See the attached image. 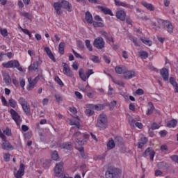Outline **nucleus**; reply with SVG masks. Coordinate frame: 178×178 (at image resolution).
Returning <instances> with one entry per match:
<instances>
[{
  "label": "nucleus",
  "mask_w": 178,
  "mask_h": 178,
  "mask_svg": "<svg viewBox=\"0 0 178 178\" xmlns=\"http://www.w3.org/2000/svg\"><path fill=\"white\" fill-rule=\"evenodd\" d=\"M40 80V76H36L34 79H32L31 78L28 79L29 81V86H27V90L30 91L32 88L35 87V86L37 84V81Z\"/></svg>",
  "instance_id": "obj_6"
},
{
  "label": "nucleus",
  "mask_w": 178,
  "mask_h": 178,
  "mask_svg": "<svg viewBox=\"0 0 178 178\" xmlns=\"http://www.w3.org/2000/svg\"><path fill=\"white\" fill-rule=\"evenodd\" d=\"M70 124L71 126H75L76 129H80V118L77 116L74 117L72 120H70Z\"/></svg>",
  "instance_id": "obj_11"
},
{
  "label": "nucleus",
  "mask_w": 178,
  "mask_h": 178,
  "mask_svg": "<svg viewBox=\"0 0 178 178\" xmlns=\"http://www.w3.org/2000/svg\"><path fill=\"white\" fill-rule=\"evenodd\" d=\"M51 158L54 161H59V154H58V152H53L51 154Z\"/></svg>",
  "instance_id": "obj_41"
},
{
  "label": "nucleus",
  "mask_w": 178,
  "mask_h": 178,
  "mask_svg": "<svg viewBox=\"0 0 178 178\" xmlns=\"http://www.w3.org/2000/svg\"><path fill=\"white\" fill-rule=\"evenodd\" d=\"M92 25L94 27H104V24L103 22L94 21Z\"/></svg>",
  "instance_id": "obj_43"
},
{
  "label": "nucleus",
  "mask_w": 178,
  "mask_h": 178,
  "mask_svg": "<svg viewBox=\"0 0 178 178\" xmlns=\"http://www.w3.org/2000/svg\"><path fill=\"white\" fill-rule=\"evenodd\" d=\"M61 5H62V8H63L64 9H66L67 12H72L73 8L72 7V4H70L69 1L66 0H61Z\"/></svg>",
  "instance_id": "obj_12"
},
{
  "label": "nucleus",
  "mask_w": 178,
  "mask_h": 178,
  "mask_svg": "<svg viewBox=\"0 0 178 178\" xmlns=\"http://www.w3.org/2000/svg\"><path fill=\"white\" fill-rule=\"evenodd\" d=\"M19 84L23 90H24V86H26V81L24 79H19Z\"/></svg>",
  "instance_id": "obj_54"
},
{
  "label": "nucleus",
  "mask_w": 178,
  "mask_h": 178,
  "mask_svg": "<svg viewBox=\"0 0 178 178\" xmlns=\"http://www.w3.org/2000/svg\"><path fill=\"white\" fill-rule=\"evenodd\" d=\"M60 148H63V149H72L73 145H72V143L67 142L64 143L62 145L58 146Z\"/></svg>",
  "instance_id": "obj_24"
},
{
  "label": "nucleus",
  "mask_w": 178,
  "mask_h": 178,
  "mask_svg": "<svg viewBox=\"0 0 178 178\" xmlns=\"http://www.w3.org/2000/svg\"><path fill=\"white\" fill-rule=\"evenodd\" d=\"M58 51L61 55L65 54V42H61L58 46Z\"/></svg>",
  "instance_id": "obj_30"
},
{
  "label": "nucleus",
  "mask_w": 178,
  "mask_h": 178,
  "mask_svg": "<svg viewBox=\"0 0 178 178\" xmlns=\"http://www.w3.org/2000/svg\"><path fill=\"white\" fill-rule=\"evenodd\" d=\"M141 5L144 6V8H146L147 10H149L150 12H154L155 10V6L152 5L151 3H147V1H143L141 3Z\"/></svg>",
  "instance_id": "obj_16"
},
{
  "label": "nucleus",
  "mask_w": 178,
  "mask_h": 178,
  "mask_svg": "<svg viewBox=\"0 0 178 178\" xmlns=\"http://www.w3.org/2000/svg\"><path fill=\"white\" fill-rule=\"evenodd\" d=\"M54 80H55V81H56V83H58V84L59 86H60V87H63V82L62 81L61 79H59V76H56L55 79H54Z\"/></svg>",
  "instance_id": "obj_50"
},
{
  "label": "nucleus",
  "mask_w": 178,
  "mask_h": 178,
  "mask_svg": "<svg viewBox=\"0 0 178 178\" xmlns=\"http://www.w3.org/2000/svg\"><path fill=\"white\" fill-rule=\"evenodd\" d=\"M1 100L3 106H9V104H8V101L6 100V98H5V97L1 96Z\"/></svg>",
  "instance_id": "obj_49"
},
{
  "label": "nucleus",
  "mask_w": 178,
  "mask_h": 178,
  "mask_svg": "<svg viewBox=\"0 0 178 178\" xmlns=\"http://www.w3.org/2000/svg\"><path fill=\"white\" fill-rule=\"evenodd\" d=\"M126 67L125 66H117L115 68V71L118 74H124V72H126Z\"/></svg>",
  "instance_id": "obj_20"
},
{
  "label": "nucleus",
  "mask_w": 178,
  "mask_h": 178,
  "mask_svg": "<svg viewBox=\"0 0 178 178\" xmlns=\"http://www.w3.org/2000/svg\"><path fill=\"white\" fill-rule=\"evenodd\" d=\"M3 66L4 67H7V69H9L12 67H17V66H20V63H19V61L14 60L3 63Z\"/></svg>",
  "instance_id": "obj_7"
},
{
  "label": "nucleus",
  "mask_w": 178,
  "mask_h": 178,
  "mask_svg": "<svg viewBox=\"0 0 178 178\" xmlns=\"http://www.w3.org/2000/svg\"><path fill=\"white\" fill-rule=\"evenodd\" d=\"M140 40H142V42H143L145 45H147V47H151V45H152V40L148 38H140Z\"/></svg>",
  "instance_id": "obj_27"
},
{
  "label": "nucleus",
  "mask_w": 178,
  "mask_h": 178,
  "mask_svg": "<svg viewBox=\"0 0 178 178\" xmlns=\"http://www.w3.org/2000/svg\"><path fill=\"white\" fill-rule=\"evenodd\" d=\"M115 141L113 139H111L107 143V149H113V148H115Z\"/></svg>",
  "instance_id": "obj_31"
},
{
  "label": "nucleus",
  "mask_w": 178,
  "mask_h": 178,
  "mask_svg": "<svg viewBox=\"0 0 178 178\" xmlns=\"http://www.w3.org/2000/svg\"><path fill=\"white\" fill-rule=\"evenodd\" d=\"M29 70H38V65L36 64L35 61L33 63V65H31L29 67Z\"/></svg>",
  "instance_id": "obj_46"
},
{
  "label": "nucleus",
  "mask_w": 178,
  "mask_h": 178,
  "mask_svg": "<svg viewBox=\"0 0 178 178\" xmlns=\"http://www.w3.org/2000/svg\"><path fill=\"white\" fill-rule=\"evenodd\" d=\"M10 113L16 124H17V126H20V123H22V118H20L19 113H17V112H16L13 108L10 110Z\"/></svg>",
  "instance_id": "obj_3"
},
{
  "label": "nucleus",
  "mask_w": 178,
  "mask_h": 178,
  "mask_svg": "<svg viewBox=\"0 0 178 178\" xmlns=\"http://www.w3.org/2000/svg\"><path fill=\"white\" fill-rule=\"evenodd\" d=\"M93 45L97 49H102V48L105 47V41L104 40V38L99 37L95 39Z\"/></svg>",
  "instance_id": "obj_4"
},
{
  "label": "nucleus",
  "mask_w": 178,
  "mask_h": 178,
  "mask_svg": "<svg viewBox=\"0 0 178 178\" xmlns=\"http://www.w3.org/2000/svg\"><path fill=\"white\" fill-rule=\"evenodd\" d=\"M97 126L101 130H105L108 127V118L106 115L100 114L97 119Z\"/></svg>",
  "instance_id": "obj_2"
},
{
  "label": "nucleus",
  "mask_w": 178,
  "mask_h": 178,
  "mask_svg": "<svg viewBox=\"0 0 178 178\" xmlns=\"http://www.w3.org/2000/svg\"><path fill=\"white\" fill-rule=\"evenodd\" d=\"M89 108H91L92 109H95L96 111H102V109H104V105L102 104H89Z\"/></svg>",
  "instance_id": "obj_26"
},
{
  "label": "nucleus",
  "mask_w": 178,
  "mask_h": 178,
  "mask_svg": "<svg viewBox=\"0 0 178 178\" xmlns=\"http://www.w3.org/2000/svg\"><path fill=\"white\" fill-rule=\"evenodd\" d=\"M145 156H150V161H154V158L155 157V152L148 147L144 153Z\"/></svg>",
  "instance_id": "obj_14"
},
{
  "label": "nucleus",
  "mask_w": 178,
  "mask_h": 178,
  "mask_svg": "<svg viewBox=\"0 0 178 178\" xmlns=\"http://www.w3.org/2000/svg\"><path fill=\"white\" fill-rule=\"evenodd\" d=\"M129 124L133 127L136 126L138 129H143V123L136 122L134 118L129 119Z\"/></svg>",
  "instance_id": "obj_15"
},
{
  "label": "nucleus",
  "mask_w": 178,
  "mask_h": 178,
  "mask_svg": "<svg viewBox=\"0 0 178 178\" xmlns=\"http://www.w3.org/2000/svg\"><path fill=\"white\" fill-rule=\"evenodd\" d=\"M129 40L132 41L136 47H139L140 44L138 43V41L137 40V38H135L133 35H129Z\"/></svg>",
  "instance_id": "obj_36"
},
{
  "label": "nucleus",
  "mask_w": 178,
  "mask_h": 178,
  "mask_svg": "<svg viewBox=\"0 0 178 178\" xmlns=\"http://www.w3.org/2000/svg\"><path fill=\"white\" fill-rule=\"evenodd\" d=\"M176 124H177V120H176L175 119H172L168 122L167 127H170V129L176 127Z\"/></svg>",
  "instance_id": "obj_28"
},
{
  "label": "nucleus",
  "mask_w": 178,
  "mask_h": 178,
  "mask_svg": "<svg viewBox=\"0 0 178 178\" xmlns=\"http://www.w3.org/2000/svg\"><path fill=\"white\" fill-rule=\"evenodd\" d=\"M63 73L65 74V76H67V77H73L74 74H73V71L70 70V67H69V65L66 63H63Z\"/></svg>",
  "instance_id": "obj_5"
},
{
  "label": "nucleus",
  "mask_w": 178,
  "mask_h": 178,
  "mask_svg": "<svg viewBox=\"0 0 178 178\" xmlns=\"http://www.w3.org/2000/svg\"><path fill=\"white\" fill-rule=\"evenodd\" d=\"M70 111L71 112V113H74V115L77 113V109L75 107H70Z\"/></svg>",
  "instance_id": "obj_62"
},
{
  "label": "nucleus",
  "mask_w": 178,
  "mask_h": 178,
  "mask_svg": "<svg viewBox=\"0 0 178 178\" xmlns=\"http://www.w3.org/2000/svg\"><path fill=\"white\" fill-rule=\"evenodd\" d=\"M99 9L104 13L105 15H110V16H113V13L109 8L106 7H99Z\"/></svg>",
  "instance_id": "obj_23"
},
{
  "label": "nucleus",
  "mask_w": 178,
  "mask_h": 178,
  "mask_svg": "<svg viewBox=\"0 0 178 178\" xmlns=\"http://www.w3.org/2000/svg\"><path fill=\"white\" fill-rule=\"evenodd\" d=\"M1 145L3 149H6L7 151H13L14 149L13 145H12V144L8 142L6 139L2 140Z\"/></svg>",
  "instance_id": "obj_8"
},
{
  "label": "nucleus",
  "mask_w": 178,
  "mask_h": 178,
  "mask_svg": "<svg viewBox=\"0 0 178 178\" xmlns=\"http://www.w3.org/2000/svg\"><path fill=\"white\" fill-rule=\"evenodd\" d=\"M152 130H157V129H159V125L155 122H154L153 124H152Z\"/></svg>",
  "instance_id": "obj_56"
},
{
  "label": "nucleus",
  "mask_w": 178,
  "mask_h": 178,
  "mask_svg": "<svg viewBox=\"0 0 178 178\" xmlns=\"http://www.w3.org/2000/svg\"><path fill=\"white\" fill-rule=\"evenodd\" d=\"M170 159L174 162H176L177 163H178V156L177 155H172L170 156Z\"/></svg>",
  "instance_id": "obj_55"
},
{
  "label": "nucleus",
  "mask_w": 178,
  "mask_h": 178,
  "mask_svg": "<svg viewBox=\"0 0 178 178\" xmlns=\"http://www.w3.org/2000/svg\"><path fill=\"white\" fill-rule=\"evenodd\" d=\"M165 27L167 29V31L170 33V34H172V33H173V25H172L170 22H167Z\"/></svg>",
  "instance_id": "obj_34"
},
{
  "label": "nucleus",
  "mask_w": 178,
  "mask_h": 178,
  "mask_svg": "<svg viewBox=\"0 0 178 178\" xmlns=\"http://www.w3.org/2000/svg\"><path fill=\"white\" fill-rule=\"evenodd\" d=\"M134 33H136V34H137L138 37H140L142 34L141 31H140V29H138L137 28H136L134 29Z\"/></svg>",
  "instance_id": "obj_64"
},
{
  "label": "nucleus",
  "mask_w": 178,
  "mask_h": 178,
  "mask_svg": "<svg viewBox=\"0 0 178 178\" xmlns=\"http://www.w3.org/2000/svg\"><path fill=\"white\" fill-rule=\"evenodd\" d=\"M170 83L171 85H172V87L174 88L175 92H178V83L176 82V80L173 77L170 78Z\"/></svg>",
  "instance_id": "obj_21"
},
{
  "label": "nucleus",
  "mask_w": 178,
  "mask_h": 178,
  "mask_svg": "<svg viewBox=\"0 0 178 178\" xmlns=\"http://www.w3.org/2000/svg\"><path fill=\"white\" fill-rule=\"evenodd\" d=\"M139 56L141 58V59H147V58H148V53L144 51H140Z\"/></svg>",
  "instance_id": "obj_39"
},
{
  "label": "nucleus",
  "mask_w": 178,
  "mask_h": 178,
  "mask_svg": "<svg viewBox=\"0 0 178 178\" xmlns=\"http://www.w3.org/2000/svg\"><path fill=\"white\" fill-rule=\"evenodd\" d=\"M140 142L143 143V144H147V143H148V138H147L146 137H143L140 138Z\"/></svg>",
  "instance_id": "obj_61"
},
{
  "label": "nucleus",
  "mask_w": 178,
  "mask_h": 178,
  "mask_svg": "<svg viewBox=\"0 0 178 178\" xmlns=\"http://www.w3.org/2000/svg\"><path fill=\"white\" fill-rule=\"evenodd\" d=\"M3 132L4 134H6V136H8V137L12 136V129H9L8 127L3 130Z\"/></svg>",
  "instance_id": "obj_44"
},
{
  "label": "nucleus",
  "mask_w": 178,
  "mask_h": 178,
  "mask_svg": "<svg viewBox=\"0 0 178 178\" xmlns=\"http://www.w3.org/2000/svg\"><path fill=\"white\" fill-rule=\"evenodd\" d=\"M116 17L122 22L126 20V13L124 10H119L116 13Z\"/></svg>",
  "instance_id": "obj_18"
},
{
  "label": "nucleus",
  "mask_w": 178,
  "mask_h": 178,
  "mask_svg": "<svg viewBox=\"0 0 178 178\" xmlns=\"http://www.w3.org/2000/svg\"><path fill=\"white\" fill-rule=\"evenodd\" d=\"M115 5L117 6H123V8H129V4L124 2L115 1Z\"/></svg>",
  "instance_id": "obj_45"
},
{
  "label": "nucleus",
  "mask_w": 178,
  "mask_h": 178,
  "mask_svg": "<svg viewBox=\"0 0 178 178\" xmlns=\"http://www.w3.org/2000/svg\"><path fill=\"white\" fill-rule=\"evenodd\" d=\"M0 33L3 37H8V30L6 29H0Z\"/></svg>",
  "instance_id": "obj_48"
},
{
  "label": "nucleus",
  "mask_w": 178,
  "mask_h": 178,
  "mask_svg": "<svg viewBox=\"0 0 178 178\" xmlns=\"http://www.w3.org/2000/svg\"><path fill=\"white\" fill-rule=\"evenodd\" d=\"M44 52H46L47 55L49 56V58L53 60V62H56V59L55 58V56H54V54H52V51H51V49L49 47H44Z\"/></svg>",
  "instance_id": "obj_17"
},
{
  "label": "nucleus",
  "mask_w": 178,
  "mask_h": 178,
  "mask_svg": "<svg viewBox=\"0 0 178 178\" xmlns=\"http://www.w3.org/2000/svg\"><path fill=\"white\" fill-rule=\"evenodd\" d=\"M83 22H88L89 24H92V15L90 13V11H87L85 14V20Z\"/></svg>",
  "instance_id": "obj_19"
},
{
  "label": "nucleus",
  "mask_w": 178,
  "mask_h": 178,
  "mask_svg": "<svg viewBox=\"0 0 178 178\" xmlns=\"http://www.w3.org/2000/svg\"><path fill=\"white\" fill-rule=\"evenodd\" d=\"M86 79L88 80V79L90 78L91 74H94V71L92 70H88V71H86Z\"/></svg>",
  "instance_id": "obj_53"
},
{
  "label": "nucleus",
  "mask_w": 178,
  "mask_h": 178,
  "mask_svg": "<svg viewBox=\"0 0 178 178\" xmlns=\"http://www.w3.org/2000/svg\"><path fill=\"white\" fill-rule=\"evenodd\" d=\"M122 170L115 167H109L106 172V177L107 178H120Z\"/></svg>",
  "instance_id": "obj_1"
},
{
  "label": "nucleus",
  "mask_w": 178,
  "mask_h": 178,
  "mask_svg": "<svg viewBox=\"0 0 178 178\" xmlns=\"http://www.w3.org/2000/svg\"><path fill=\"white\" fill-rule=\"evenodd\" d=\"M83 140H76V144H78L79 145H84L86 144V140L90 138V134H83Z\"/></svg>",
  "instance_id": "obj_22"
},
{
  "label": "nucleus",
  "mask_w": 178,
  "mask_h": 178,
  "mask_svg": "<svg viewBox=\"0 0 178 178\" xmlns=\"http://www.w3.org/2000/svg\"><path fill=\"white\" fill-rule=\"evenodd\" d=\"M133 77H136V72L134 70H128L127 68L124 72V79L130 80V79H133Z\"/></svg>",
  "instance_id": "obj_9"
},
{
  "label": "nucleus",
  "mask_w": 178,
  "mask_h": 178,
  "mask_svg": "<svg viewBox=\"0 0 178 178\" xmlns=\"http://www.w3.org/2000/svg\"><path fill=\"white\" fill-rule=\"evenodd\" d=\"M20 16H23V17H25L26 19H29V20H31L32 16L31 15L30 13L26 12V11H22L19 13Z\"/></svg>",
  "instance_id": "obj_35"
},
{
  "label": "nucleus",
  "mask_w": 178,
  "mask_h": 178,
  "mask_svg": "<svg viewBox=\"0 0 178 178\" xmlns=\"http://www.w3.org/2000/svg\"><path fill=\"white\" fill-rule=\"evenodd\" d=\"M85 113L87 116H92L94 115V111L88 108L85 111Z\"/></svg>",
  "instance_id": "obj_51"
},
{
  "label": "nucleus",
  "mask_w": 178,
  "mask_h": 178,
  "mask_svg": "<svg viewBox=\"0 0 178 178\" xmlns=\"http://www.w3.org/2000/svg\"><path fill=\"white\" fill-rule=\"evenodd\" d=\"M53 7L54 8L57 15H62V1L59 0L54 3Z\"/></svg>",
  "instance_id": "obj_10"
},
{
  "label": "nucleus",
  "mask_w": 178,
  "mask_h": 178,
  "mask_svg": "<svg viewBox=\"0 0 178 178\" xmlns=\"http://www.w3.org/2000/svg\"><path fill=\"white\" fill-rule=\"evenodd\" d=\"M72 52L74 55L76 56V58H79L80 59H83V56H81L79 53H77L74 49H72Z\"/></svg>",
  "instance_id": "obj_59"
},
{
  "label": "nucleus",
  "mask_w": 178,
  "mask_h": 178,
  "mask_svg": "<svg viewBox=\"0 0 178 178\" xmlns=\"http://www.w3.org/2000/svg\"><path fill=\"white\" fill-rule=\"evenodd\" d=\"M136 94H137V95H144V90L143 89H138L136 91Z\"/></svg>",
  "instance_id": "obj_57"
},
{
  "label": "nucleus",
  "mask_w": 178,
  "mask_h": 178,
  "mask_svg": "<svg viewBox=\"0 0 178 178\" xmlns=\"http://www.w3.org/2000/svg\"><path fill=\"white\" fill-rule=\"evenodd\" d=\"M169 21H165L162 19H158L157 22L159 24L161 27H163V29H166V24H168Z\"/></svg>",
  "instance_id": "obj_29"
},
{
  "label": "nucleus",
  "mask_w": 178,
  "mask_h": 178,
  "mask_svg": "<svg viewBox=\"0 0 178 178\" xmlns=\"http://www.w3.org/2000/svg\"><path fill=\"white\" fill-rule=\"evenodd\" d=\"M160 74L163 79L164 81H168L169 80V71L166 68H163L160 71Z\"/></svg>",
  "instance_id": "obj_13"
},
{
  "label": "nucleus",
  "mask_w": 178,
  "mask_h": 178,
  "mask_svg": "<svg viewBox=\"0 0 178 178\" xmlns=\"http://www.w3.org/2000/svg\"><path fill=\"white\" fill-rule=\"evenodd\" d=\"M90 60H92V62H94V63H99L101 61L99 60V57L97 56H91L90 57Z\"/></svg>",
  "instance_id": "obj_40"
},
{
  "label": "nucleus",
  "mask_w": 178,
  "mask_h": 178,
  "mask_svg": "<svg viewBox=\"0 0 178 178\" xmlns=\"http://www.w3.org/2000/svg\"><path fill=\"white\" fill-rule=\"evenodd\" d=\"M54 97H55L56 101L57 102H60V101H62V97H60L59 95L56 94V95H54Z\"/></svg>",
  "instance_id": "obj_60"
},
{
  "label": "nucleus",
  "mask_w": 178,
  "mask_h": 178,
  "mask_svg": "<svg viewBox=\"0 0 178 178\" xmlns=\"http://www.w3.org/2000/svg\"><path fill=\"white\" fill-rule=\"evenodd\" d=\"M149 108L147 109V115H151L154 110L155 109V107L154 106V104L151 102H149Z\"/></svg>",
  "instance_id": "obj_37"
},
{
  "label": "nucleus",
  "mask_w": 178,
  "mask_h": 178,
  "mask_svg": "<svg viewBox=\"0 0 178 178\" xmlns=\"http://www.w3.org/2000/svg\"><path fill=\"white\" fill-rule=\"evenodd\" d=\"M18 102H19V104H21L22 106H24V105H26L27 104H29L27 102V100H26V99H24V97H20L18 99Z\"/></svg>",
  "instance_id": "obj_42"
},
{
  "label": "nucleus",
  "mask_w": 178,
  "mask_h": 178,
  "mask_svg": "<svg viewBox=\"0 0 178 178\" xmlns=\"http://www.w3.org/2000/svg\"><path fill=\"white\" fill-rule=\"evenodd\" d=\"M85 44L86 48L90 51V52H92V45L91 44V41L90 40H85Z\"/></svg>",
  "instance_id": "obj_32"
},
{
  "label": "nucleus",
  "mask_w": 178,
  "mask_h": 178,
  "mask_svg": "<svg viewBox=\"0 0 178 178\" xmlns=\"http://www.w3.org/2000/svg\"><path fill=\"white\" fill-rule=\"evenodd\" d=\"M79 76L80 79H82V81H87V75L84 74V70H83V69L79 70Z\"/></svg>",
  "instance_id": "obj_25"
},
{
  "label": "nucleus",
  "mask_w": 178,
  "mask_h": 178,
  "mask_svg": "<svg viewBox=\"0 0 178 178\" xmlns=\"http://www.w3.org/2000/svg\"><path fill=\"white\" fill-rule=\"evenodd\" d=\"M9 102V105L10 106H11V108H16V106H17V102H16V100L13 99H10L8 100Z\"/></svg>",
  "instance_id": "obj_38"
},
{
  "label": "nucleus",
  "mask_w": 178,
  "mask_h": 178,
  "mask_svg": "<svg viewBox=\"0 0 178 178\" xmlns=\"http://www.w3.org/2000/svg\"><path fill=\"white\" fill-rule=\"evenodd\" d=\"M75 95H76V97H77V98L79 99H83V95H81V93H80V92L76 91L75 92Z\"/></svg>",
  "instance_id": "obj_58"
},
{
  "label": "nucleus",
  "mask_w": 178,
  "mask_h": 178,
  "mask_svg": "<svg viewBox=\"0 0 178 178\" xmlns=\"http://www.w3.org/2000/svg\"><path fill=\"white\" fill-rule=\"evenodd\" d=\"M77 45L81 49H84V44H83V42L79 41Z\"/></svg>",
  "instance_id": "obj_63"
},
{
  "label": "nucleus",
  "mask_w": 178,
  "mask_h": 178,
  "mask_svg": "<svg viewBox=\"0 0 178 178\" xmlns=\"http://www.w3.org/2000/svg\"><path fill=\"white\" fill-rule=\"evenodd\" d=\"M3 158H4L5 162H9V161L10 159V154H9V153L4 154Z\"/></svg>",
  "instance_id": "obj_52"
},
{
  "label": "nucleus",
  "mask_w": 178,
  "mask_h": 178,
  "mask_svg": "<svg viewBox=\"0 0 178 178\" xmlns=\"http://www.w3.org/2000/svg\"><path fill=\"white\" fill-rule=\"evenodd\" d=\"M102 35L105 37V38H106V40H108V41H109L110 42H113V38H109L108 37V33H106V31H103L102 33Z\"/></svg>",
  "instance_id": "obj_47"
},
{
  "label": "nucleus",
  "mask_w": 178,
  "mask_h": 178,
  "mask_svg": "<svg viewBox=\"0 0 178 178\" xmlns=\"http://www.w3.org/2000/svg\"><path fill=\"white\" fill-rule=\"evenodd\" d=\"M22 109L24 111V112H25L26 115H30V105H29V104H25L24 106H22Z\"/></svg>",
  "instance_id": "obj_33"
}]
</instances>
